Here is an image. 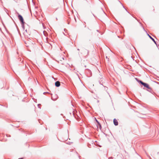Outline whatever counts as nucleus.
<instances>
[{"instance_id": "6e6552de", "label": "nucleus", "mask_w": 159, "mask_h": 159, "mask_svg": "<svg viewBox=\"0 0 159 159\" xmlns=\"http://www.w3.org/2000/svg\"><path fill=\"white\" fill-rule=\"evenodd\" d=\"M97 13L98 16H99V17H100V19L101 20H102V17L101 16V15L99 13L98 11H97Z\"/></svg>"}, {"instance_id": "f8f14e48", "label": "nucleus", "mask_w": 159, "mask_h": 159, "mask_svg": "<svg viewBox=\"0 0 159 159\" xmlns=\"http://www.w3.org/2000/svg\"><path fill=\"white\" fill-rule=\"evenodd\" d=\"M19 159H22V158H19Z\"/></svg>"}, {"instance_id": "20e7f679", "label": "nucleus", "mask_w": 159, "mask_h": 159, "mask_svg": "<svg viewBox=\"0 0 159 159\" xmlns=\"http://www.w3.org/2000/svg\"><path fill=\"white\" fill-rule=\"evenodd\" d=\"M99 12L103 16H105V13L103 11L102 9H100Z\"/></svg>"}, {"instance_id": "0eeeda50", "label": "nucleus", "mask_w": 159, "mask_h": 159, "mask_svg": "<svg viewBox=\"0 0 159 159\" xmlns=\"http://www.w3.org/2000/svg\"><path fill=\"white\" fill-rule=\"evenodd\" d=\"M58 62H59L60 61H62L64 60V58L63 57H59L58 59Z\"/></svg>"}, {"instance_id": "f257e3e1", "label": "nucleus", "mask_w": 159, "mask_h": 159, "mask_svg": "<svg viewBox=\"0 0 159 159\" xmlns=\"http://www.w3.org/2000/svg\"><path fill=\"white\" fill-rule=\"evenodd\" d=\"M82 53H83L84 54L86 55H88L89 52L87 50L83 48L82 49Z\"/></svg>"}, {"instance_id": "39448f33", "label": "nucleus", "mask_w": 159, "mask_h": 159, "mask_svg": "<svg viewBox=\"0 0 159 159\" xmlns=\"http://www.w3.org/2000/svg\"><path fill=\"white\" fill-rule=\"evenodd\" d=\"M113 123L116 126L118 125V123L117 120L116 119H114L113 120Z\"/></svg>"}, {"instance_id": "7ed1b4c3", "label": "nucleus", "mask_w": 159, "mask_h": 159, "mask_svg": "<svg viewBox=\"0 0 159 159\" xmlns=\"http://www.w3.org/2000/svg\"><path fill=\"white\" fill-rule=\"evenodd\" d=\"M140 83L142 84L143 85L144 87H146L147 88H149V86L148 84H147L144 83L142 82V81H140Z\"/></svg>"}, {"instance_id": "1a4fd4ad", "label": "nucleus", "mask_w": 159, "mask_h": 159, "mask_svg": "<svg viewBox=\"0 0 159 159\" xmlns=\"http://www.w3.org/2000/svg\"><path fill=\"white\" fill-rule=\"evenodd\" d=\"M149 37H150V38L152 39V40L154 42V43L156 44V43L155 42V41L154 39L153 38H152L150 36L149 34L148 35Z\"/></svg>"}, {"instance_id": "f03ea898", "label": "nucleus", "mask_w": 159, "mask_h": 159, "mask_svg": "<svg viewBox=\"0 0 159 159\" xmlns=\"http://www.w3.org/2000/svg\"><path fill=\"white\" fill-rule=\"evenodd\" d=\"M18 18L21 22L22 24L24 25L25 22L24 21V19L22 16L20 15H18Z\"/></svg>"}, {"instance_id": "9b49d317", "label": "nucleus", "mask_w": 159, "mask_h": 159, "mask_svg": "<svg viewBox=\"0 0 159 159\" xmlns=\"http://www.w3.org/2000/svg\"><path fill=\"white\" fill-rule=\"evenodd\" d=\"M77 50H78V51H79V50H79V49H77Z\"/></svg>"}, {"instance_id": "423d86ee", "label": "nucleus", "mask_w": 159, "mask_h": 159, "mask_svg": "<svg viewBox=\"0 0 159 159\" xmlns=\"http://www.w3.org/2000/svg\"><path fill=\"white\" fill-rule=\"evenodd\" d=\"M60 83L58 81H56L55 83V85L57 87H59L60 86Z\"/></svg>"}, {"instance_id": "9d476101", "label": "nucleus", "mask_w": 159, "mask_h": 159, "mask_svg": "<svg viewBox=\"0 0 159 159\" xmlns=\"http://www.w3.org/2000/svg\"><path fill=\"white\" fill-rule=\"evenodd\" d=\"M95 120H96V122H97V123H98V124L100 125V124L99 123V122L96 120V119H95Z\"/></svg>"}]
</instances>
